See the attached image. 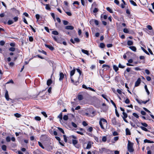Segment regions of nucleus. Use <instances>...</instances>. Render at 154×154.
<instances>
[{
	"instance_id": "obj_35",
	"label": "nucleus",
	"mask_w": 154,
	"mask_h": 154,
	"mask_svg": "<svg viewBox=\"0 0 154 154\" xmlns=\"http://www.w3.org/2000/svg\"><path fill=\"white\" fill-rule=\"evenodd\" d=\"M35 120L37 121H40L41 120V118L40 117L37 116L35 117Z\"/></svg>"
},
{
	"instance_id": "obj_18",
	"label": "nucleus",
	"mask_w": 154,
	"mask_h": 154,
	"mask_svg": "<svg viewBox=\"0 0 154 154\" xmlns=\"http://www.w3.org/2000/svg\"><path fill=\"white\" fill-rule=\"evenodd\" d=\"M52 82V81L51 79H48L47 82V85L48 86L50 85Z\"/></svg>"
},
{
	"instance_id": "obj_3",
	"label": "nucleus",
	"mask_w": 154,
	"mask_h": 154,
	"mask_svg": "<svg viewBox=\"0 0 154 154\" xmlns=\"http://www.w3.org/2000/svg\"><path fill=\"white\" fill-rule=\"evenodd\" d=\"M109 150L107 149L104 148H102L99 149L98 152L100 153H107Z\"/></svg>"
},
{
	"instance_id": "obj_14",
	"label": "nucleus",
	"mask_w": 154,
	"mask_h": 154,
	"mask_svg": "<svg viewBox=\"0 0 154 154\" xmlns=\"http://www.w3.org/2000/svg\"><path fill=\"white\" fill-rule=\"evenodd\" d=\"M129 48L134 51L135 52L136 51L137 49L134 46H130L129 47Z\"/></svg>"
},
{
	"instance_id": "obj_37",
	"label": "nucleus",
	"mask_w": 154,
	"mask_h": 154,
	"mask_svg": "<svg viewBox=\"0 0 154 154\" xmlns=\"http://www.w3.org/2000/svg\"><path fill=\"white\" fill-rule=\"evenodd\" d=\"M14 22L12 20H9L8 22V23L9 25L12 24Z\"/></svg>"
},
{
	"instance_id": "obj_5",
	"label": "nucleus",
	"mask_w": 154,
	"mask_h": 154,
	"mask_svg": "<svg viewBox=\"0 0 154 154\" xmlns=\"http://www.w3.org/2000/svg\"><path fill=\"white\" fill-rule=\"evenodd\" d=\"M80 41V40L78 38H75L74 39V40L72 38H71L70 39V41L73 44L75 43V42H77L79 43Z\"/></svg>"
},
{
	"instance_id": "obj_15",
	"label": "nucleus",
	"mask_w": 154,
	"mask_h": 154,
	"mask_svg": "<svg viewBox=\"0 0 154 154\" xmlns=\"http://www.w3.org/2000/svg\"><path fill=\"white\" fill-rule=\"evenodd\" d=\"M91 147V144L90 142H88L87 144V145L85 149H90Z\"/></svg>"
},
{
	"instance_id": "obj_10",
	"label": "nucleus",
	"mask_w": 154,
	"mask_h": 154,
	"mask_svg": "<svg viewBox=\"0 0 154 154\" xmlns=\"http://www.w3.org/2000/svg\"><path fill=\"white\" fill-rule=\"evenodd\" d=\"M64 77V75L63 72H60V73L59 80L61 81L62 80Z\"/></svg>"
},
{
	"instance_id": "obj_6",
	"label": "nucleus",
	"mask_w": 154,
	"mask_h": 154,
	"mask_svg": "<svg viewBox=\"0 0 154 154\" xmlns=\"http://www.w3.org/2000/svg\"><path fill=\"white\" fill-rule=\"evenodd\" d=\"M141 79L140 78L138 79L136 81L135 83V86L137 87L138 86L140 83Z\"/></svg>"
},
{
	"instance_id": "obj_28",
	"label": "nucleus",
	"mask_w": 154,
	"mask_h": 154,
	"mask_svg": "<svg viewBox=\"0 0 154 154\" xmlns=\"http://www.w3.org/2000/svg\"><path fill=\"white\" fill-rule=\"evenodd\" d=\"M141 48L142 50L146 54L149 55V53L143 47H141Z\"/></svg>"
},
{
	"instance_id": "obj_36",
	"label": "nucleus",
	"mask_w": 154,
	"mask_h": 154,
	"mask_svg": "<svg viewBox=\"0 0 154 154\" xmlns=\"http://www.w3.org/2000/svg\"><path fill=\"white\" fill-rule=\"evenodd\" d=\"M122 114L123 115V117H124V118H127V117L128 115L125 112H123L122 113Z\"/></svg>"
},
{
	"instance_id": "obj_60",
	"label": "nucleus",
	"mask_w": 154,
	"mask_h": 154,
	"mask_svg": "<svg viewBox=\"0 0 154 154\" xmlns=\"http://www.w3.org/2000/svg\"><path fill=\"white\" fill-rule=\"evenodd\" d=\"M29 26L31 28V29H32V30L33 31L35 32L36 31L35 29L31 25H29Z\"/></svg>"
},
{
	"instance_id": "obj_62",
	"label": "nucleus",
	"mask_w": 154,
	"mask_h": 154,
	"mask_svg": "<svg viewBox=\"0 0 154 154\" xmlns=\"http://www.w3.org/2000/svg\"><path fill=\"white\" fill-rule=\"evenodd\" d=\"M145 72L147 75H149L150 74L149 71L148 69H145Z\"/></svg>"
},
{
	"instance_id": "obj_51",
	"label": "nucleus",
	"mask_w": 154,
	"mask_h": 154,
	"mask_svg": "<svg viewBox=\"0 0 154 154\" xmlns=\"http://www.w3.org/2000/svg\"><path fill=\"white\" fill-rule=\"evenodd\" d=\"M127 71L128 72H129L130 71V68H129V67H128L126 69V70L124 72V74H125V73H126V71Z\"/></svg>"
},
{
	"instance_id": "obj_12",
	"label": "nucleus",
	"mask_w": 154,
	"mask_h": 154,
	"mask_svg": "<svg viewBox=\"0 0 154 154\" xmlns=\"http://www.w3.org/2000/svg\"><path fill=\"white\" fill-rule=\"evenodd\" d=\"M45 46L47 48H49L50 50L53 51L54 49V48L51 45H49L46 44L45 45Z\"/></svg>"
},
{
	"instance_id": "obj_16",
	"label": "nucleus",
	"mask_w": 154,
	"mask_h": 154,
	"mask_svg": "<svg viewBox=\"0 0 154 154\" xmlns=\"http://www.w3.org/2000/svg\"><path fill=\"white\" fill-rule=\"evenodd\" d=\"M82 52H83V53H84V54H85L88 55H89V52H88V51H87V50H85L84 49H82Z\"/></svg>"
},
{
	"instance_id": "obj_45",
	"label": "nucleus",
	"mask_w": 154,
	"mask_h": 154,
	"mask_svg": "<svg viewBox=\"0 0 154 154\" xmlns=\"http://www.w3.org/2000/svg\"><path fill=\"white\" fill-rule=\"evenodd\" d=\"M38 144L39 145L42 149H44V147L42 145V144L41 142H38Z\"/></svg>"
},
{
	"instance_id": "obj_24",
	"label": "nucleus",
	"mask_w": 154,
	"mask_h": 154,
	"mask_svg": "<svg viewBox=\"0 0 154 154\" xmlns=\"http://www.w3.org/2000/svg\"><path fill=\"white\" fill-rule=\"evenodd\" d=\"M113 68L116 72H117L119 69L118 67L116 65H113Z\"/></svg>"
},
{
	"instance_id": "obj_48",
	"label": "nucleus",
	"mask_w": 154,
	"mask_h": 154,
	"mask_svg": "<svg viewBox=\"0 0 154 154\" xmlns=\"http://www.w3.org/2000/svg\"><path fill=\"white\" fill-rule=\"evenodd\" d=\"M71 124L72 125L74 128H76L77 127V125L73 122H72Z\"/></svg>"
},
{
	"instance_id": "obj_47",
	"label": "nucleus",
	"mask_w": 154,
	"mask_h": 154,
	"mask_svg": "<svg viewBox=\"0 0 154 154\" xmlns=\"http://www.w3.org/2000/svg\"><path fill=\"white\" fill-rule=\"evenodd\" d=\"M89 22L91 25H93L94 23V20L92 19L91 20H90Z\"/></svg>"
},
{
	"instance_id": "obj_42",
	"label": "nucleus",
	"mask_w": 154,
	"mask_h": 154,
	"mask_svg": "<svg viewBox=\"0 0 154 154\" xmlns=\"http://www.w3.org/2000/svg\"><path fill=\"white\" fill-rule=\"evenodd\" d=\"M110 102H111V103L113 105L115 108L116 109H117V107H116V105L115 104V103L112 100H111L110 101Z\"/></svg>"
},
{
	"instance_id": "obj_9",
	"label": "nucleus",
	"mask_w": 154,
	"mask_h": 154,
	"mask_svg": "<svg viewBox=\"0 0 154 154\" xmlns=\"http://www.w3.org/2000/svg\"><path fill=\"white\" fill-rule=\"evenodd\" d=\"M112 123L114 125H117V122L116 121V118H113L112 119Z\"/></svg>"
},
{
	"instance_id": "obj_32",
	"label": "nucleus",
	"mask_w": 154,
	"mask_h": 154,
	"mask_svg": "<svg viewBox=\"0 0 154 154\" xmlns=\"http://www.w3.org/2000/svg\"><path fill=\"white\" fill-rule=\"evenodd\" d=\"M52 34L54 35H58V32L57 31H53L52 32Z\"/></svg>"
},
{
	"instance_id": "obj_53",
	"label": "nucleus",
	"mask_w": 154,
	"mask_h": 154,
	"mask_svg": "<svg viewBox=\"0 0 154 154\" xmlns=\"http://www.w3.org/2000/svg\"><path fill=\"white\" fill-rule=\"evenodd\" d=\"M115 112H116V116L118 117H119V113L117 110L116 109V108H115Z\"/></svg>"
},
{
	"instance_id": "obj_39",
	"label": "nucleus",
	"mask_w": 154,
	"mask_h": 154,
	"mask_svg": "<svg viewBox=\"0 0 154 154\" xmlns=\"http://www.w3.org/2000/svg\"><path fill=\"white\" fill-rule=\"evenodd\" d=\"M9 50L11 51H14L15 50V48L13 47H11L9 48Z\"/></svg>"
},
{
	"instance_id": "obj_54",
	"label": "nucleus",
	"mask_w": 154,
	"mask_h": 154,
	"mask_svg": "<svg viewBox=\"0 0 154 154\" xmlns=\"http://www.w3.org/2000/svg\"><path fill=\"white\" fill-rule=\"evenodd\" d=\"M103 141L105 142L106 140V137H103L102 139Z\"/></svg>"
},
{
	"instance_id": "obj_52",
	"label": "nucleus",
	"mask_w": 154,
	"mask_h": 154,
	"mask_svg": "<svg viewBox=\"0 0 154 154\" xmlns=\"http://www.w3.org/2000/svg\"><path fill=\"white\" fill-rule=\"evenodd\" d=\"M6 140L7 142H9L11 140V138L9 137H7L6 138Z\"/></svg>"
},
{
	"instance_id": "obj_61",
	"label": "nucleus",
	"mask_w": 154,
	"mask_h": 154,
	"mask_svg": "<svg viewBox=\"0 0 154 154\" xmlns=\"http://www.w3.org/2000/svg\"><path fill=\"white\" fill-rule=\"evenodd\" d=\"M36 18L37 20H38L39 19L40 16L38 14H36L35 15Z\"/></svg>"
},
{
	"instance_id": "obj_17",
	"label": "nucleus",
	"mask_w": 154,
	"mask_h": 154,
	"mask_svg": "<svg viewBox=\"0 0 154 154\" xmlns=\"http://www.w3.org/2000/svg\"><path fill=\"white\" fill-rule=\"evenodd\" d=\"M2 150L4 151H6L7 149V146L5 145H2L1 146Z\"/></svg>"
},
{
	"instance_id": "obj_1",
	"label": "nucleus",
	"mask_w": 154,
	"mask_h": 154,
	"mask_svg": "<svg viewBox=\"0 0 154 154\" xmlns=\"http://www.w3.org/2000/svg\"><path fill=\"white\" fill-rule=\"evenodd\" d=\"M99 124L102 129L105 130L107 128L108 123L106 119H101L99 122Z\"/></svg>"
},
{
	"instance_id": "obj_58",
	"label": "nucleus",
	"mask_w": 154,
	"mask_h": 154,
	"mask_svg": "<svg viewBox=\"0 0 154 154\" xmlns=\"http://www.w3.org/2000/svg\"><path fill=\"white\" fill-rule=\"evenodd\" d=\"M82 125L84 126H86L88 125V124L85 121H83L82 122Z\"/></svg>"
},
{
	"instance_id": "obj_44",
	"label": "nucleus",
	"mask_w": 154,
	"mask_h": 154,
	"mask_svg": "<svg viewBox=\"0 0 154 154\" xmlns=\"http://www.w3.org/2000/svg\"><path fill=\"white\" fill-rule=\"evenodd\" d=\"M63 24L64 25H67L68 24L69 22L66 20H63Z\"/></svg>"
},
{
	"instance_id": "obj_13",
	"label": "nucleus",
	"mask_w": 154,
	"mask_h": 154,
	"mask_svg": "<svg viewBox=\"0 0 154 154\" xmlns=\"http://www.w3.org/2000/svg\"><path fill=\"white\" fill-rule=\"evenodd\" d=\"M126 135H130L131 134V132L130 130L128 128L126 129Z\"/></svg>"
},
{
	"instance_id": "obj_11",
	"label": "nucleus",
	"mask_w": 154,
	"mask_h": 154,
	"mask_svg": "<svg viewBox=\"0 0 154 154\" xmlns=\"http://www.w3.org/2000/svg\"><path fill=\"white\" fill-rule=\"evenodd\" d=\"M74 28V27L72 26H67L65 27V29H66L72 30Z\"/></svg>"
},
{
	"instance_id": "obj_57",
	"label": "nucleus",
	"mask_w": 154,
	"mask_h": 154,
	"mask_svg": "<svg viewBox=\"0 0 154 154\" xmlns=\"http://www.w3.org/2000/svg\"><path fill=\"white\" fill-rule=\"evenodd\" d=\"M98 11V9L97 8H95L94 10L93 11V12L94 13H96Z\"/></svg>"
},
{
	"instance_id": "obj_25",
	"label": "nucleus",
	"mask_w": 154,
	"mask_h": 154,
	"mask_svg": "<svg viewBox=\"0 0 154 154\" xmlns=\"http://www.w3.org/2000/svg\"><path fill=\"white\" fill-rule=\"evenodd\" d=\"M58 118L60 119V121L62 119V112H61L60 114L58 116H57Z\"/></svg>"
},
{
	"instance_id": "obj_8",
	"label": "nucleus",
	"mask_w": 154,
	"mask_h": 154,
	"mask_svg": "<svg viewBox=\"0 0 154 154\" xmlns=\"http://www.w3.org/2000/svg\"><path fill=\"white\" fill-rule=\"evenodd\" d=\"M75 71V69H74L73 70H72L70 72V76H71L70 78H71V81L72 82H73L74 81H73V79L72 78V76L74 74Z\"/></svg>"
},
{
	"instance_id": "obj_26",
	"label": "nucleus",
	"mask_w": 154,
	"mask_h": 154,
	"mask_svg": "<svg viewBox=\"0 0 154 154\" xmlns=\"http://www.w3.org/2000/svg\"><path fill=\"white\" fill-rule=\"evenodd\" d=\"M63 119L65 121L67 120L68 119V116L67 115H65L63 117Z\"/></svg>"
},
{
	"instance_id": "obj_30",
	"label": "nucleus",
	"mask_w": 154,
	"mask_h": 154,
	"mask_svg": "<svg viewBox=\"0 0 154 154\" xmlns=\"http://www.w3.org/2000/svg\"><path fill=\"white\" fill-rule=\"evenodd\" d=\"M106 10L109 11L110 13H112L113 11L112 9H111L109 7H107L106 8Z\"/></svg>"
},
{
	"instance_id": "obj_4",
	"label": "nucleus",
	"mask_w": 154,
	"mask_h": 154,
	"mask_svg": "<svg viewBox=\"0 0 154 154\" xmlns=\"http://www.w3.org/2000/svg\"><path fill=\"white\" fill-rule=\"evenodd\" d=\"M72 143L75 147L77 148H79L80 147V145L79 144H77L78 143V141L75 140H72Z\"/></svg>"
},
{
	"instance_id": "obj_38",
	"label": "nucleus",
	"mask_w": 154,
	"mask_h": 154,
	"mask_svg": "<svg viewBox=\"0 0 154 154\" xmlns=\"http://www.w3.org/2000/svg\"><path fill=\"white\" fill-rule=\"evenodd\" d=\"M45 6H46V7H45V8L47 9V10H50L51 8H50V7H49V5L48 4H46L45 5Z\"/></svg>"
},
{
	"instance_id": "obj_43",
	"label": "nucleus",
	"mask_w": 154,
	"mask_h": 154,
	"mask_svg": "<svg viewBox=\"0 0 154 154\" xmlns=\"http://www.w3.org/2000/svg\"><path fill=\"white\" fill-rule=\"evenodd\" d=\"M5 42L4 41H1L0 42V45L1 46L4 45L5 44Z\"/></svg>"
},
{
	"instance_id": "obj_7",
	"label": "nucleus",
	"mask_w": 154,
	"mask_h": 154,
	"mask_svg": "<svg viewBox=\"0 0 154 154\" xmlns=\"http://www.w3.org/2000/svg\"><path fill=\"white\" fill-rule=\"evenodd\" d=\"M5 97L7 101H9L10 99H11L10 98H9V95L8 94V91L7 90H5Z\"/></svg>"
},
{
	"instance_id": "obj_59",
	"label": "nucleus",
	"mask_w": 154,
	"mask_h": 154,
	"mask_svg": "<svg viewBox=\"0 0 154 154\" xmlns=\"http://www.w3.org/2000/svg\"><path fill=\"white\" fill-rule=\"evenodd\" d=\"M54 39L57 42H58V39L55 36H52Z\"/></svg>"
},
{
	"instance_id": "obj_19",
	"label": "nucleus",
	"mask_w": 154,
	"mask_h": 154,
	"mask_svg": "<svg viewBox=\"0 0 154 154\" xmlns=\"http://www.w3.org/2000/svg\"><path fill=\"white\" fill-rule=\"evenodd\" d=\"M144 142L145 143H153L154 142L152 141H151L150 140H147V139H145L144 140Z\"/></svg>"
},
{
	"instance_id": "obj_34",
	"label": "nucleus",
	"mask_w": 154,
	"mask_h": 154,
	"mask_svg": "<svg viewBox=\"0 0 154 154\" xmlns=\"http://www.w3.org/2000/svg\"><path fill=\"white\" fill-rule=\"evenodd\" d=\"M135 117L137 118H139V116L136 113H133L132 114Z\"/></svg>"
},
{
	"instance_id": "obj_55",
	"label": "nucleus",
	"mask_w": 154,
	"mask_h": 154,
	"mask_svg": "<svg viewBox=\"0 0 154 154\" xmlns=\"http://www.w3.org/2000/svg\"><path fill=\"white\" fill-rule=\"evenodd\" d=\"M76 70H77V71L79 73V75H81V73H82V72L80 70V69H76Z\"/></svg>"
},
{
	"instance_id": "obj_33",
	"label": "nucleus",
	"mask_w": 154,
	"mask_h": 154,
	"mask_svg": "<svg viewBox=\"0 0 154 154\" xmlns=\"http://www.w3.org/2000/svg\"><path fill=\"white\" fill-rule=\"evenodd\" d=\"M57 128L60 132H61L63 134H64V132L63 130L61 128L59 127H58Z\"/></svg>"
},
{
	"instance_id": "obj_20",
	"label": "nucleus",
	"mask_w": 154,
	"mask_h": 154,
	"mask_svg": "<svg viewBox=\"0 0 154 154\" xmlns=\"http://www.w3.org/2000/svg\"><path fill=\"white\" fill-rule=\"evenodd\" d=\"M127 45L129 46L132 45H133V42L130 40H129L128 41Z\"/></svg>"
},
{
	"instance_id": "obj_23",
	"label": "nucleus",
	"mask_w": 154,
	"mask_h": 154,
	"mask_svg": "<svg viewBox=\"0 0 154 154\" xmlns=\"http://www.w3.org/2000/svg\"><path fill=\"white\" fill-rule=\"evenodd\" d=\"M146 90V92L147 94L148 95H149V92L147 88V85H145L144 86Z\"/></svg>"
},
{
	"instance_id": "obj_49",
	"label": "nucleus",
	"mask_w": 154,
	"mask_h": 154,
	"mask_svg": "<svg viewBox=\"0 0 154 154\" xmlns=\"http://www.w3.org/2000/svg\"><path fill=\"white\" fill-rule=\"evenodd\" d=\"M93 130V128L92 127H89L87 130V131L90 132H91Z\"/></svg>"
},
{
	"instance_id": "obj_22",
	"label": "nucleus",
	"mask_w": 154,
	"mask_h": 154,
	"mask_svg": "<svg viewBox=\"0 0 154 154\" xmlns=\"http://www.w3.org/2000/svg\"><path fill=\"white\" fill-rule=\"evenodd\" d=\"M130 2L132 5L134 6H136L137 5L136 3L133 0H131L130 1Z\"/></svg>"
},
{
	"instance_id": "obj_64",
	"label": "nucleus",
	"mask_w": 154,
	"mask_h": 154,
	"mask_svg": "<svg viewBox=\"0 0 154 154\" xmlns=\"http://www.w3.org/2000/svg\"><path fill=\"white\" fill-rule=\"evenodd\" d=\"M5 15V14L4 13H2L0 14V17H4Z\"/></svg>"
},
{
	"instance_id": "obj_41",
	"label": "nucleus",
	"mask_w": 154,
	"mask_h": 154,
	"mask_svg": "<svg viewBox=\"0 0 154 154\" xmlns=\"http://www.w3.org/2000/svg\"><path fill=\"white\" fill-rule=\"evenodd\" d=\"M123 32L125 33H128L129 32V31L128 29L127 28H125L123 29Z\"/></svg>"
},
{
	"instance_id": "obj_21",
	"label": "nucleus",
	"mask_w": 154,
	"mask_h": 154,
	"mask_svg": "<svg viewBox=\"0 0 154 154\" xmlns=\"http://www.w3.org/2000/svg\"><path fill=\"white\" fill-rule=\"evenodd\" d=\"M78 98L79 100H82L83 99V97L82 95H78Z\"/></svg>"
},
{
	"instance_id": "obj_2",
	"label": "nucleus",
	"mask_w": 154,
	"mask_h": 154,
	"mask_svg": "<svg viewBox=\"0 0 154 154\" xmlns=\"http://www.w3.org/2000/svg\"><path fill=\"white\" fill-rule=\"evenodd\" d=\"M133 146V144L129 141L128 144V149L129 152H132L134 151Z\"/></svg>"
},
{
	"instance_id": "obj_46",
	"label": "nucleus",
	"mask_w": 154,
	"mask_h": 154,
	"mask_svg": "<svg viewBox=\"0 0 154 154\" xmlns=\"http://www.w3.org/2000/svg\"><path fill=\"white\" fill-rule=\"evenodd\" d=\"M147 27L149 30H151L152 29V27L149 25H147Z\"/></svg>"
},
{
	"instance_id": "obj_31",
	"label": "nucleus",
	"mask_w": 154,
	"mask_h": 154,
	"mask_svg": "<svg viewBox=\"0 0 154 154\" xmlns=\"http://www.w3.org/2000/svg\"><path fill=\"white\" fill-rule=\"evenodd\" d=\"M140 128L142 130L145 131H148V130H147V129L143 126H141Z\"/></svg>"
},
{
	"instance_id": "obj_50",
	"label": "nucleus",
	"mask_w": 154,
	"mask_h": 154,
	"mask_svg": "<svg viewBox=\"0 0 154 154\" xmlns=\"http://www.w3.org/2000/svg\"><path fill=\"white\" fill-rule=\"evenodd\" d=\"M102 67L103 68L106 67L107 68H109L110 67H109V66L108 65H106V64H103L102 65Z\"/></svg>"
},
{
	"instance_id": "obj_56",
	"label": "nucleus",
	"mask_w": 154,
	"mask_h": 154,
	"mask_svg": "<svg viewBox=\"0 0 154 154\" xmlns=\"http://www.w3.org/2000/svg\"><path fill=\"white\" fill-rule=\"evenodd\" d=\"M125 103L126 104H128L130 103V100L128 99H127L125 101Z\"/></svg>"
},
{
	"instance_id": "obj_27",
	"label": "nucleus",
	"mask_w": 154,
	"mask_h": 154,
	"mask_svg": "<svg viewBox=\"0 0 154 154\" xmlns=\"http://www.w3.org/2000/svg\"><path fill=\"white\" fill-rule=\"evenodd\" d=\"M14 115L17 118H20L21 116V115L18 113H16Z\"/></svg>"
},
{
	"instance_id": "obj_63",
	"label": "nucleus",
	"mask_w": 154,
	"mask_h": 154,
	"mask_svg": "<svg viewBox=\"0 0 154 154\" xmlns=\"http://www.w3.org/2000/svg\"><path fill=\"white\" fill-rule=\"evenodd\" d=\"M106 46L108 48H110L112 46V45L111 44H107Z\"/></svg>"
},
{
	"instance_id": "obj_29",
	"label": "nucleus",
	"mask_w": 154,
	"mask_h": 154,
	"mask_svg": "<svg viewBox=\"0 0 154 154\" xmlns=\"http://www.w3.org/2000/svg\"><path fill=\"white\" fill-rule=\"evenodd\" d=\"M99 46L101 48H104L105 47V45L103 43H101L100 45Z\"/></svg>"
},
{
	"instance_id": "obj_40",
	"label": "nucleus",
	"mask_w": 154,
	"mask_h": 154,
	"mask_svg": "<svg viewBox=\"0 0 154 154\" xmlns=\"http://www.w3.org/2000/svg\"><path fill=\"white\" fill-rule=\"evenodd\" d=\"M41 113L45 117H47L48 116L45 112H41Z\"/></svg>"
}]
</instances>
